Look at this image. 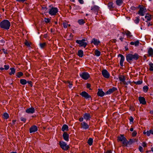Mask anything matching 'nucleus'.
I'll list each match as a JSON object with an SVG mask.
<instances>
[{
  "label": "nucleus",
  "mask_w": 153,
  "mask_h": 153,
  "mask_svg": "<svg viewBox=\"0 0 153 153\" xmlns=\"http://www.w3.org/2000/svg\"><path fill=\"white\" fill-rule=\"evenodd\" d=\"M126 61L130 63L131 61L137 60L139 58V55L136 53L134 54L129 53L126 55Z\"/></svg>",
  "instance_id": "obj_1"
},
{
  "label": "nucleus",
  "mask_w": 153,
  "mask_h": 153,
  "mask_svg": "<svg viewBox=\"0 0 153 153\" xmlns=\"http://www.w3.org/2000/svg\"><path fill=\"white\" fill-rule=\"evenodd\" d=\"M10 26V22L7 20H4L0 23V27L1 28L8 30Z\"/></svg>",
  "instance_id": "obj_2"
},
{
  "label": "nucleus",
  "mask_w": 153,
  "mask_h": 153,
  "mask_svg": "<svg viewBox=\"0 0 153 153\" xmlns=\"http://www.w3.org/2000/svg\"><path fill=\"white\" fill-rule=\"evenodd\" d=\"M79 76L84 80H87L90 77V74L86 72L80 73Z\"/></svg>",
  "instance_id": "obj_3"
},
{
  "label": "nucleus",
  "mask_w": 153,
  "mask_h": 153,
  "mask_svg": "<svg viewBox=\"0 0 153 153\" xmlns=\"http://www.w3.org/2000/svg\"><path fill=\"white\" fill-rule=\"evenodd\" d=\"M58 12V9L57 7H52L49 10V13L51 16H54Z\"/></svg>",
  "instance_id": "obj_4"
},
{
  "label": "nucleus",
  "mask_w": 153,
  "mask_h": 153,
  "mask_svg": "<svg viewBox=\"0 0 153 153\" xmlns=\"http://www.w3.org/2000/svg\"><path fill=\"white\" fill-rule=\"evenodd\" d=\"M118 140L122 142L123 146H126L127 144V141L126 138L123 135H121L120 136L118 137Z\"/></svg>",
  "instance_id": "obj_5"
},
{
  "label": "nucleus",
  "mask_w": 153,
  "mask_h": 153,
  "mask_svg": "<svg viewBox=\"0 0 153 153\" xmlns=\"http://www.w3.org/2000/svg\"><path fill=\"white\" fill-rule=\"evenodd\" d=\"M118 78L120 81L124 85H127L131 82L130 81H128L126 82L125 81L126 78L123 75H119V76Z\"/></svg>",
  "instance_id": "obj_6"
},
{
  "label": "nucleus",
  "mask_w": 153,
  "mask_h": 153,
  "mask_svg": "<svg viewBox=\"0 0 153 153\" xmlns=\"http://www.w3.org/2000/svg\"><path fill=\"white\" fill-rule=\"evenodd\" d=\"M59 144L61 147L64 150H68L69 148V146L67 145V144L63 141H60L59 142Z\"/></svg>",
  "instance_id": "obj_7"
},
{
  "label": "nucleus",
  "mask_w": 153,
  "mask_h": 153,
  "mask_svg": "<svg viewBox=\"0 0 153 153\" xmlns=\"http://www.w3.org/2000/svg\"><path fill=\"white\" fill-rule=\"evenodd\" d=\"M85 39H82V40H77L76 41V42L79 44L80 46L85 48L87 45V43L85 42Z\"/></svg>",
  "instance_id": "obj_8"
},
{
  "label": "nucleus",
  "mask_w": 153,
  "mask_h": 153,
  "mask_svg": "<svg viewBox=\"0 0 153 153\" xmlns=\"http://www.w3.org/2000/svg\"><path fill=\"white\" fill-rule=\"evenodd\" d=\"M146 9L145 7H140V9L138 12V14L141 16H143L146 12Z\"/></svg>",
  "instance_id": "obj_9"
},
{
  "label": "nucleus",
  "mask_w": 153,
  "mask_h": 153,
  "mask_svg": "<svg viewBox=\"0 0 153 153\" xmlns=\"http://www.w3.org/2000/svg\"><path fill=\"white\" fill-rule=\"evenodd\" d=\"M102 73L103 77L105 78H108L110 76L109 73L106 70H103L102 71Z\"/></svg>",
  "instance_id": "obj_10"
},
{
  "label": "nucleus",
  "mask_w": 153,
  "mask_h": 153,
  "mask_svg": "<svg viewBox=\"0 0 153 153\" xmlns=\"http://www.w3.org/2000/svg\"><path fill=\"white\" fill-rule=\"evenodd\" d=\"M80 94L83 97H84L86 99H89L91 97V96L89 95L88 93L85 91H82Z\"/></svg>",
  "instance_id": "obj_11"
},
{
  "label": "nucleus",
  "mask_w": 153,
  "mask_h": 153,
  "mask_svg": "<svg viewBox=\"0 0 153 153\" xmlns=\"http://www.w3.org/2000/svg\"><path fill=\"white\" fill-rule=\"evenodd\" d=\"M81 128L84 129L86 130L89 128V126L86 123L83 122L81 123Z\"/></svg>",
  "instance_id": "obj_12"
},
{
  "label": "nucleus",
  "mask_w": 153,
  "mask_h": 153,
  "mask_svg": "<svg viewBox=\"0 0 153 153\" xmlns=\"http://www.w3.org/2000/svg\"><path fill=\"white\" fill-rule=\"evenodd\" d=\"M118 56H120L121 57L120 62V64L121 66L123 67V64L125 60V58L123 55L121 54H119Z\"/></svg>",
  "instance_id": "obj_13"
},
{
  "label": "nucleus",
  "mask_w": 153,
  "mask_h": 153,
  "mask_svg": "<svg viewBox=\"0 0 153 153\" xmlns=\"http://www.w3.org/2000/svg\"><path fill=\"white\" fill-rule=\"evenodd\" d=\"M100 42L99 40L95 38H93L92 39L91 43L93 44L96 46H97L100 43Z\"/></svg>",
  "instance_id": "obj_14"
},
{
  "label": "nucleus",
  "mask_w": 153,
  "mask_h": 153,
  "mask_svg": "<svg viewBox=\"0 0 153 153\" xmlns=\"http://www.w3.org/2000/svg\"><path fill=\"white\" fill-rule=\"evenodd\" d=\"M38 130L37 127L36 126H33L30 128V133H33L36 131Z\"/></svg>",
  "instance_id": "obj_15"
},
{
  "label": "nucleus",
  "mask_w": 153,
  "mask_h": 153,
  "mask_svg": "<svg viewBox=\"0 0 153 153\" xmlns=\"http://www.w3.org/2000/svg\"><path fill=\"white\" fill-rule=\"evenodd\" d=\"M26 112L28 114H33L35 112V109L33 107H31L26 110Z\"/></svg>",
  "instance_id": "obj_16"
},
{
  "label": "nucleus",
  "mask_w": 153,
  "mask_h": 153,
  "mask_svg": "<svg viewBox=\"0 0 153 153\" xmlns=\"http://www.w3.org/2000/svg\"><path fill=\"white\" fill-rule=\"evenodd\" d=\"M143 133L144 134H146L147 136H149L151 134H153V130L152 129H150L149 131H144L143 132Z\"/></svg>",
  "instance_id": "obj_17"
},
{
  "label": "nucleus",
  "mask_w": 153,
  "mask_h": 153,
  "mask_svg": "<svg viewBox=\"0 0 153 153\" xmlns=\"http://www.w3.org/2000/svg\"><path fill=\"white\" fill-rule=\"evenodd\" d=\"M83 118L86 120H89L91 118V116L88 113H85L83 114Z\"/></svg>",
  "instance_id": "obj_18"
},
{
  "label": "nucleus",
  "mask_w": 153,
  "mask_h": 153,
  "mask_svg": "<svg viewBox=\"0 0 153 153\" xmlns=\"http://www.w3.org/2000/svg\"><path fill=\"white\" fill-rule=\"evenodd\" d=\"M139 101L140 103L142 104H146V102L145 98L142 97H140L139 98Z\"/></svg>",
  "instance_id": "obj_19"
},
{
  "label": "nucleus",
  "mask_w": 153,
  "mask_h": 153,
  "mask_svg": "<svg viewBox=\"0 0 153 153\" xmlns=\"http://www.w3.org/2000/svg\"><path fill=\"white\" fill-rule=\"evenodd\" d=\"M145 18L146 20V22L150 21L152 19V16L149 14H147L145 16Z\"/></svg>",
  "instance_id": "obj_20"
},
{
  "label": "nucleus",
  "mask_w": 153,
  "mask_h": 153,
  "mask_svg": "<svg viewBox=\"0 0 153 153\" xmlns=\"http://www.w3.org/2000/svg\"><path fill=\"white\" fill-rule=\"evenodd\" d=\"M63 137L65 140L68 141L69 140V135L66 132H64L63 134Z\"/></svg>",
  "instance_id": "obj_21"
},
{
  "label": "nucleus",
  "mask_w": 153,
  "mask_h": 153,
  "mask_svg": "<svg viewBox=\"0 0 153 153\" xmlns=\"http://www.w3.org/2000/svg\"><path fill=\"white\" fill-rule=\"evenodd\" d=\"M123 34H126L128 38H131V33L128 31H125L123 33Z\"/></svg>",
  "instance_id": "obj_22"
},
{
  "label": "nucleus",
  "mask_w": 153,
  "mask_h": 153,
  "mask_svg": "<svg viewBox=\"0 0 153 153\" xmlns=\"http://www.w3.org/2000/svg\"><path fill=\"white\" fill-rule=\"evenodd\" d=\"M97 94L99 96L103 97L104 95V93L101 90L99 89L98 92Z\"/></svg>",
  "instance_id": "obj_23"
},
{
  "label": "nucleus",
  "mask_w": 153,
  "mask_h": 153,
  "mask_svg": "<svg viewBox=\"0 0 153 153\" xmlns=\"http://www.w3.org/2000/svg\"><path fill=\"white\" fill-rule=\"evenodd\" d=\"M139 42L138 40H137L134 42H130V44L131 45H134L135 46H137L139 45Z\"/></svg>",
  "instance_id": "obj_24"
},
{
  "label": "nucleus",
  "mask_w": 153,
  "mask_h": 153,
  "mask_svg": "<svg viewBox=\"0 0 153 153\" xmlns=\"http://www.w3.org/2000/svg\"><path fill=\"white\" fill-rule=\"evenodd\" d=\"M148 53L149 56H152L153 55V49L152 48L149 49Z\"/></svg>",
  "instance_id": "obj_25"
},
{
  "label": "nucleus",
  "mask_w": 153,
  "mask_h": 153,
  "mask_svg": "<svg viewBox=\"0 0 153 153\" xmlns=\"http://www.w3.org/2000/svg\"><path fill=\"white\" fill-rule=\"evenodd\" d=\"M116 89L114 87H113L112 88L109 89L107 92V94H110L112 93H113L114 91L116 90Z\"/></svg>",
  "instance_id": "obj_26"
},
{
  "label": "nucleus",
  "mask_w": 153,
  "mask_h": 153,
  "mask_svg": "<svg viewBox=\"0 0 153 153\" xmlns=\"http://www.w3.org/2000/svg\"><path fill=\"white\" fill-rule=\"evenodd\" d=\"M99 7L98 6L96 5L94 6L91 7V10L95 11H97L99 10Z\"/></svg>",
  "instance_id": "obj_27"
},
{
  "label": "nucleus",
  "mask_w": 153,
  "mask_h": 153,
  "mask_svg": "<svg viewBox=\"0 0 153 153\" xmlns=\"http://www.w3.org/2000/svg\"><path fill=\"white\" fill-rule=\"evenodd\" d=\"M68 126L67 125L64 124L62 127V130L63 131H67L68 130Z\"/></svg>",
  "instance_id": "obj_28"
},
{
  "label": "nucleus",
  "mask_w": 153,
  "mask_h": 153,
  "mask_svg": "<svg viewBox=\"0 0 153 153\" xmlns=\"http://www.w3.org/2000/svg\"><path fill=\"white\" fill-rule=\"evenodd\" d=\"M10 70L11 72L9 73V74L10 75L14 74L16 72L15 69L14 68H10Z\"/></svg>",
  "instance_id": "obj_29"
},
{
  "label": "nucleus",
  "mask_w": 153,
  "mask_h": 153,
  "mask_svg": "<svg viewBox=\"0 0 153 153\" xmlns=\"http://www.w3.org/2000/svg\"><path fill=\"white\" fill-rule=\"evenodd\" d=\"M134 22L136 24H138L140 21V17H136L135 19H134Z\"/></svg>",
  "instance_id": "obj_30"
},
{
  "label": "nucleus",
  "mask_w": 153,
  "mask_h": 153,
  "mask_svg": "<svg viewBox=\"0 0 153 153\" xmlns=\"http://www.w3.org/2000/svg\"><path fill=\"white\" fill-rule=\"evenodd\" d=\"M20 82L22 85H24L27 83V81L25 79H22L20 80Z\"/></svg>",
  "instance_id": "obj_31"
},
{
  "label": "nucleus",
  "mask_w": 153,
  "mask_h": 153,
  "mask_svg": "<svg viewBox=\"0 0 153 153\" xmlns=\"http://www.w3.org/2000/svg\"><path fill=\"white\" fill-rule=\"evenodd\" d=\"M78 55L79 57H82L83 55V51L81 50H79L78 51Z\"/></svg>",
  "instance_id": "obj_32"
},
{
  "label": "nucleus",
  "mask_w": 153,
  "mask_h": 153,
  "mask_svg": "<svg viewBox=\"0 0 153 153\" xmlns=\"http://www.w3.org/2000/svg\"><path fill=\"white\" fill-rule=\"evenodd\" d=\"M93 142V139L92 138H90L88 140V144L90 145L91 146Z\"/></svg>",
  "instance_id": "obj_33"
},
{
  "label": "nucleus",
  "mask_w": 153,
  "mask_h": 153,
  "mask_svg": "<svg viewBox=\"0 0 153 153\" xmlns=\"http://www.w3.org/2000/svg\"><path fill=\"white\" fill-rule=\"evenodd\" d=\"M95 54L97 56H99L100 55V52L98 50H96L95 51Z\"/></svg>",
  "instance_id": "obj_34"
},
{
  "label": "nucleus",
  "mask_w": 153,
  "mask_h": 153,
  "mask_svg": "<svg viewBox=\"0 0 153 153\" xmlns=\"http://www.w3.org/2000/svg\"><path fill=\"white\" fill-rule=\"evenodd\" d=\"M148 87L146 85L144 86L143 88V91L145 92H146L148 91Z\"/></svg>",
  "instance_id": "obj_35"
},
{
  "label": "nucleus",
  "mask_w": 153,
  "mask_h": 153,
  "mask_svg": "<svg viewBox=\"0 0 153 153\" xmlns=\"http://www.w3.org/2000/svg\"><path fill=\"white\" fill-rule=\"evenodd\" d=\"M122 2V0H117L116 1L117 4L119 6H120L121 5Z\"/></svg>",
  "instance_id": "obj_36"
},
{
  "label": "nucleus",
  "mask_w": 153,
  "mask_h": 153,
  "mask_svg": "<svg viewBox=\"0 0 153 153\" xmlns=\"http://www.w3.org/2000/svg\"><path fill=\"white\" fill-rule=\"evenodd\" d=\"M46 45V44L45 42L43 43H40L39 44L40 47L42 48H44L45 46Z\"/></svg>",
  "instance_id": "obj_37"
},
{
  "label": "nucleus",
  "mask_w": 153,
  "mask_h": 153,
  "mask_svg": "<svg viewBox=\"0 0 153 153\" xmlns=\"http://www.w3.org/2000/svg\"><path fill=\"white\" fill-rule=\"evenodd\" d=\"M23 73L21 72H18L17 75V76L18 77L20 78L21 76L23 75Z\"/></svg>",
  "instance_id": "obj_38"
},
{
  "label": "nucleus",
  "mask_w": 153,
  "mask_h": 153,
  "mask_svg": "<svg viewBox=\"0 0 153 153\" xmlns=\"http://www.w3.org/2000/svg\"><path fill=\"white\" fill-rule=\"evenodd\" d=\"M150 68L149 70L150 71H153V63H151L149 64Z\"/></svg>",
  "instance_id": "obj_39"
},
{
  "label": "nucleus",
  "mask_w": 153,
  "mask_h": 153,
  "mask_svg": "<svg viewBox=\"0 0 153 153\" xmlns=\"http://www.w3.org/2000/svg\"><path fill=\"white\" fill-rule=\"evenodd\" d=\"M113 3L112 2H110L108 3V7L110 9H111L113 8Z\"/></svg>",
  "instance_id": "obj_40"
},
{
  "label": "nucleus",
  "mask_w": 153,
  "mask_h": 153,
  "mask_svg": "<svg viewBox=\"0 0 153 153\" xmlns=\"http://www.w3.org/2000/svg\"><path fill=\"white\" fill-rule=\"evenodd\" d=\"M3 117L7 119L9 117V115L7 113H5L3 114Z\"/></svg>",
  "instance_id": "obj_41"
},
{
  "label": "nucleus",
  "mask_w": 153,
  "mask_h": 153,
  "mask_svg": "<svg viewBox=\"0 0 153 153\" xmlns=\"http://www.w3.org/2000/svg\"><path fill=\"white\" fill-rule=\"evenodd\" d=\"M78 23L80 25H82L84 23L83 19L79 20L78 21Z\"/></svg>",
  "instance_id": "obj_42"
},
{
  "label": "nucleus",
  "mask_w": 153,
  "mask_h": 153,
  "mask_svg": "<svg viewBox=\"0 0 153 153\" xmlns=\"http://www.w3.org/2000/svg\"><path fill=\"white\" fill-rule=\"evenodd\" d=\"M68 24L65 22L63 23V26L64 28H66L67 27Z\"/></svg>",
  "instance_id": "obj_43"
},
{
  "label": "nucleus",
  "mask_w": 153,
  "mask_h": 153,
  "mask_svg": "<svg viewBox=\"0 0 153 153\" xmlns=\"http://www.w3.org/2000/svg\"><path fill=\"white\" fill-rule=\"evenodd\" d=\"M44 21L46 23H48L50 21V19L49 18H45Z\"/></svg>",
  "instance_id": "obj_44"
},
{
  "label": "nucleus",
  "mask_w": 153,
  "mask_h": 153,
  "mask_svg": "<svg viewBox=\"0 0 153 153\" xmlns=\"http://www.w3.org/2000/svg\"><path fill=\"white\" fill-rule=\"evenodd\" d=\"M4 69L6 70H7L9 68V66L8 65H5L4 66Z\"/></svg>",
  "instance_id": "obj_45"
},
{
  "label": "nucleus",
  "mask_w": 153,
  "mask_h": 153,
  "mask_svg": "<svg viewBox=\"0 0 153 153\" xmlns=\"http://www.w3.org/2000/svg\"><path fill=\"white\" fill-rule=\"evenodd\" d=\"M142 83V81H138L135 82L136 84L137 85H140Z\"/></svg>",
  "instance_id": "obj_46"
},
{
  "label": "nucleus",
  "mask_w": 153,
  "mask_h": 153,
  "mask_svg": "<svg viewBox=\"0 0 153 153\" xmlns=\"http://www.w3.org/2000/svg\"><path fill=\"white\" fill-rule=\"evenodd\" d=\"M137 134V132L135 131H134L132 133V136L133 137L135 136Z\"/></svg>",
  "instance_id": "obj_47"
},
{
  "label": "nucleus",
  "mask_w": 153,
  "mask_h": 153,
  "mask_svg": "<svg viewBox=\"0 0 153 153\" xmlns=\"http://www.w3.org/2000/svg\"><path fill=\"white\" fill-rule=\"evenodd\" d=\"M142 146L144 147H146L147 146L146 143L145 142H143L142 143Z\"/></svg>",
  "instance_id": "obj_48"
},
{
  "label": "nucleus",
  "mask_w": 153,
  "mask_h": 153,
  "mask_svg": "<svg viewBox=\"0 0 153 153\" xmlns=\"http://www.w3.org/2000/svg\"><path fill=\"white\" fill-rule=\"evenodd\" d=\"M139 150L141 152H143V149L142 147L141 146H140L139 147Z\"/></svg>",
  "instance_id": "obj_49"
},
{
  "label": "nucleus",
  "mask_w": 153,
  "mask_h": 153,
  "mask_svg": "<svg viewBox=\"0 0 153 153\" xmlns=\"http://www.w3.org/2000/svg\"><path fill=\"white\" fill-rule=\"evenodd\" d=\"M25 45L27 46H30V43L27 41H26L25 43Z\"/></svg>",
  "instance_id": "obj_50"
},
{
  "label": "nucleus",
  "mask_w": 153,
  "mask_h": 153,
  "mask_svg": "<svg viewBox=\"0 0 153 153\" xmlns=\"http://www.w3.org/2000/svg\"><path fill=\"white\" fill-rule=\"evenodd\" d=\"M0 42L1 45H3L4 43V40L2 39L0 40Z\"/></svg>",
  "instance_id": "obj_51"
},
{
  "label": "nucleus",
  "mask_w": 153,
  "mask_h": 153,
  "mask_svg": "<svg viewBox=\"0 0 153 153\" xmlns=\"http://www.w3.org/2000/svg\"><path fill=\"white\" fill-rule=\"evenodd\" d=\"M68 86L69 87V88H71L72 86V84L70 82H68Z\"/></svg>",
  "instance_id": "obj_52"
},
{
  "label": "nucleus",
  "mask_w": 153,
  "mask_h": 153,
  "mask_svg": "<svg viewBox=\"0 0 153 153\" xmlns=\"http://www.w3.org/2000/svg\"><path fill=\"white\" fill-rule=\"evenodd\" d=\"M2 50L4 53H5V54L7 53V52L6 50H5L4 49H2Z\"/></svg>",
  "instance_id": "obj_53"
},
{
  "label": "nucleus",
  "mask_w": 153,
  "mask_h": 153,
  "mask_svg": "<svg viewBox=\"0 0 153 153\" xmlns=\"http://www.w3.org/2000/svg\"><path fill=\"white\" fill-rule=\"evenodd\" d=\"M21 120L22 121L25 122L26 121V119L25 118L21 117Z\"/></svg>",
  "instance_id": "obj_54"
},
{
  "label": "nucleus",
  "mask_w": 153,
  "mask_h": 153,
  "mask_svg": "<svg viewBox=\"0 0 153 153\" xmlns=\"http://www.w3.org/2000/svg\"><path fill=\"white\" fill-rule=\"evenodd\" d=\"M78 1L81 4H83L84 3V1L83 0H78Z\"/></svg>",
  "instance_id": "obj_55"
},
{
  "label": "nucleus",
  "mask_w": 153,
  "mask_h": 153,
  "mask_svg": "<svg viewBox=\"0 0 153 153\" xmlns=\"http://www.w3.org/2000/svg\"><path fill=\"white\" fill-rule=\"evenodd\" d=\"M133 120H134V119L133 118V117H130V122H133Z\"/></svg>",
  "instance_id": "obj_56"
},
{
  "label": "nucleus",
  "mask_w": 153,
  "mask_h": 153,
  "mask_svg": "<svg viewBox=\"0 0 153 153\" xmlns=\"http://www.w3.org/2000/svg\"><path fill=\"white\" fill-rule=\"evenodd\" d=\"M84 118L83 117H80L79 119V120L80 122H82Z\"/></svg>",
  "instance_id": "obj_57"
},
{
  "label": "nucleus",
  "mask_w": 153,
  "mask_h": 153,
  "mask_svg": "<svg viewBox=\"0 0 153 153\" xmlns=\"http://www.w3.org/2000/svg\"><path fill=\"white\" fill-rule=\"evenodd\" d=\"M91 87V85L90 84L87 83V87L88 88H89Z\"/></svg>",
  "instance_id": "obj_58"
},
{
  "label": "nucleus",
  "mask_w": 153,
  "mask_h": 153,
  "mask_svg": "<svg viewBox=\"0 0 153 153\" xmlns=\"http://www.w3.org/2000/svg\"><path fill=\"white\" fill-rule=\"evenodd\" d=\"M27 83L30 85L31 86H32V82L31 81H28L27 82Z\"/></svg>",
  "instance_id": "obj_59"
},
{
  "label": "nucleus",
  "mask_w": 153,
  "mask_h": 153,
  "mask_svg": "<svg viewBox=\"0 0 153 153\" xmlns=\"http://www.w3.org/2000/svg\"><path fill=\"white\" fill-rule=\"evenodd\" d=\"M68 35H69V36H70V37L69 38H68V39H71V37H72V36H71V33H69V34H68Z\"/></svg>",
  "instance_id": "obj_60"
},
{
  "label": "nucleus",
  "mask_w": 153,
  "mask_h": 153,
  "mask_svg": "<svg viewBox=\"0 0 153 153\" xmlns=\"http://www.w3.org/2000/svg\"><path fill=\"white\" fill-rule=\"evenodd\" d=\"M16 0V1H18V2H24L26 0Z\"/></svg>",
  "instance_id": "obj_61"
},
{
  "label": "nucleus",
  "mask_w": 153,
  "mask_h": 153,
  "mask_svg": "<svg viewBox=\"0 0 153 153\" xmlns=\"http://www.w3.org/2000/svg\"><path fill=\"white\" fill-rule=\"evenodd\" d=\"M105 153H111V151L110 150H108L107 151L105 152Z\"/></svg>",
  "instance_id": "obj_62"
},
{
  "label": "nucleus",
  "mask_w": 153,
  "mask_h": 153,
  "mask_svg": "<svg viewBox=\"0 0 153 153\" xmlns=\"http://www.w3.org/2000/svg\"><path fill=\"white\" fill-rule=\"evenodd\" d=\"M152 25L150 23H147V26H151Z\"/></svg>",
  "instance_id": "obj_63"
},
{
  "label": "nucleus",
  "mask_w": 153,
  "mask_h": 153,
  "mask_svg": "<svg viewBox=\"0 0 153 153\" xmlns=\"http://www.w3.org/2000/svg\"><path fill=\"white\" fill-rule=\"evenodd\" d=\"M133 128H131L130 129V131H133Z\"/></svg>",
  "instance_id": "obj_64"
}]
</instances>
